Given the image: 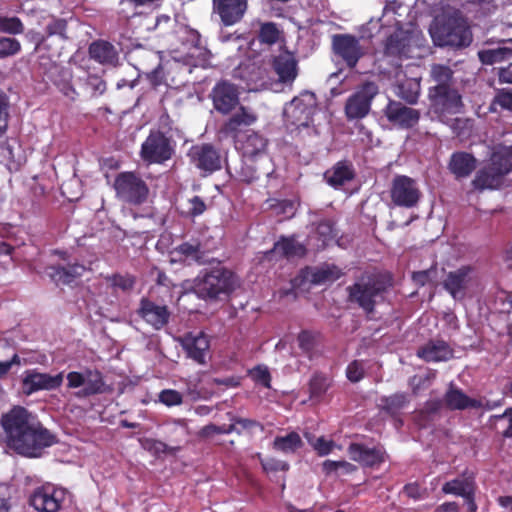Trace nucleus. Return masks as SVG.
<instances>
[{"instance_id":"1","label":"nucleus","mask_w":512,"mask_h":512,"mask_svg":"<svg viewBox=\"0 0 512 512\" xmlns=\"http://www.w3.org/2000/svg\"><path fill=\"white\" fill-rule=\"evenodd\" d=\"M2 440L18 455L38 458L44 449L58 442L56 434L23 406H13L0 419Z\"/></svg>"},{"instance_id":"2","label":"nucleus","mask_w":512,"mask_h":512,"mask_svg":"<svg viewBox=\"0 0 512 512\" xmlns=\"http://www.w3.org/2000/svg\"><path fill=\"white\" fill-rule=\"evenodd\" d=\"M215 262V266L199 271L191 286L198 299L209 303L228 300L238 286L236 274L220 261Z\"/></svg>"},{"instance_id":"3","label":"nucleus","mask_w":512,"mask_h":512,"mask_svg":"<svg viewBox=\"0 0 512 512\" xmlns=\"http://www.w3.org/2000/svg\"><path fill=\"white\" fill-rule=\"evenodd\" d=\"M392 286L393 278L387 273L363 275L346 288L347 299L367 315H371L375 312L376 305L384 300L385 294Z\"/></svg>"},{"instance_id":"4","label":"nucleus","mask_w":512,"mask_h":512,"mask_svg":"<svg viewBox=\"0 0 512 512\" xmlns=\"http://www.w3.org/2000/svg\"><path fill=\"white\" fill-rule=\"evenodd\" d=\"M431 38L437 47L455 50L467 48L473 41L471 27L460 12L443 16L431 25Z\"/></svg>"},{"instance_id":"5","label":"nucleus","mask_w":512,"mask_h":512,"mask_svg":"<svg viewBox=\"0 0 512 512\" xmlns=\"http://www.w3.org/2000/svg\"><path fill=\"white\" fill-rule=\"evenodd\" d=\"M512 171V149L504 147L491 156L490 163L479 169L471 184L477 191L496 190L504 177Z\"/></svg>"},{"instance_id":"6","label":"nucleus","mask_w":512,"mask_h":512,"mask_svg":"<svg viewBox=\"0 0 512 512\" xmlns=\"http://www.w3.org/2000/svg\"><path fill=\"white\" fill-rule=\"evenodd\" d=\"M431 111L446 123L449 116L461 113L464 108L462 96L454 86H431L428 90Z\"/></svg>"},{"instance_id":"7","label":"nucleus","mask_w":512,"mask_h":512,"mask_svg":"<svg viewBox=\"0 0 512 512\" xmlns=\"http://www.w3.org/2000/svg\"><path fill=\"white\" fill-rule=\"evenodd\" d=\"M116 197L129 205L140 206L149 196L147 183L136 172H121L114 179Z\"/></svg>"},{"instance_id":"8","label":"nucleus","mask_w":512,"mask_h":512,"mask_svg":"<svg viewBox=\"0 0 512 512\" xmlns=\"http://www.w3.org/2000/svg\"><path fill=\"white\" fill-rule=\"evenodd\" d=\"M175 154V143L160 130H151L141 145L140 157L148 164H164Z\"/></svg>"},{"instance_id":"9","label":"nucleus","mask_w":512,"mask_h":512,"mask_svg":"<svg viewBox=\"0 0 512 512\" xmlns=\"http://www.w3.org/2000/svg\"><path fill=\"white\" fill-rule=\"evenodd\" d=\"M66 379L68 389L81 388L75 393L78 398H88L107 391L103 374L98 369L87 368L83 372L71 371Z\"/></svg>"},{"instance_id":"10","label":"nucleus","mask_w":512,"mask_h":512,"mask_svg":"<svg viewBox=\"0 0 512 512\" xmlns=\"http://www.w3.org/2000/svg\"><path fill=\"white\" fill-rule=\"evenodd\" d=\"M379 88L376 83L367 81L363 83L345 103V115L348 120L362 119L371 110V103L378 94Z\"/></svg>"},{"instance_id":"11","label":"nucleus","mask_w":512,"mask_h":512,"mask_svg":"<svg viewBox=\"0 0 512 512\" xmlns=\"http://www.w3.org/2000/svg\"><path fill=\"white\" fill-rule=\"evenodd\" d=\"M67 497L66 489L46 484L33 491L29 503L38 512H58Z\"/></svg>"},{"instance_id":"12","label":"nucleus","mask_w":512,"mask_h":512,"mask_svg":"<svg viewBox=\"0 0 512 512\" xmlns=\"http://www.w3.org/2000/svg\"><path fill=\"white\" fill-rule=\"evenodd\" d=\"M422 193L416 180L406 175H396L391 184L390 197L398 207L413 208L420 201Z\"/></svg>"},{"instance_id":"13","label":"nucleus","mask_w":512,"mask_h":512,"mask_svg":"<svg viewBox=\"0 0 512 512\" xmlns=\"http://www.w3.org/2000/svg\"><path fill=\"white\" fill-rule=\"evenodd\" d=\"M190 163L204 174H212L222 168L219 151L209 143L193 145L188 151Z\"/></svg>"},{"instance_id":"14","label":"nucleus","mask_w":512,"mask_h":512,"mask_svg":"<svg viewBox=\"0 0 512 512\" xmlns=\"http://www.w3.org/2000/svg\"><path fill=\"white\" fill-rule=\"evenodd\" d=\"M332 50L350 69L355 68L364 55L359 39L352 34H334Z\"/></svg>"},{"instance_id":"15","label":"nucleus","mask_w":512,"mask_h":512,"mask_svg":"<svg viewBox=\"0 0 512 512\" xmlns=\"http://www.w3.org/2000/svg\"><path fill=\"white\" fill-rule=\"evenodd\" d=\"M383 113L389 123L401 129H411L415 127L421 116L419 110L391 99L383 109Z\"/></svg>"},{"instance_id":"16","label":"nucleus","mask_w":512,"mask_h":512,"mask_svg":"<svg viewBox=\"0 0 512 512\" xmlns=\"http://www.w3.org/2000/svg\"><path fill=\"white\" fill-rule=\"evenodd\" d=\"M63 383V372L56 375L38 372L36 369L26 370L22 379L23 391L31 395L40 390H55Z\"/></svg>"},{"instance_id":"17","label":"nucleus","mask_w":512,"mask_h":512,"mask_svg":"<svg viewBox=\"0 0 512 512\" xmlns=\"http://www.w3.org/2000/svg\"><path fill=\"white\" fill-rule=\"evenodd\" d=\"M211 99L215 110L227 115L239 105V92L234 84L221 81L213 87Z\"/></svg>"},{"instance_id":"18","label":"nucleus","mask_w":512,"mask_h":512,"mask_svg":"<svg viewBox=\"0 0 512 512\" xmlns=\"http://www.w3.org/2000/svg\"><path fill=\"white\" fill-rule=\"evenodd\" d=\"M348 453L353 461L367 468L379 467L388 457L383 446L370 448L362 443H351L348 446Z\"/></svg>"},{"instance_id":"19","label":"nucleus","mask_w":512,"mask_h":512,"mask_svg":"<svg viewBox=\"0 0 512 512\" xmlns=\"http://www.w3.org/2000/svg\"><path fill=\"white\" fill-rule=\"evenodd\" d=\"M237 145L242 157L255 158L263 164L272 162L267 154L268 140L258 132L248 131L242 140H237Z\"/></svg>"},{"instance_id":"20","label":"nucleus","mask_w":512,"mask_h":512,"mask_svg":"<svg viewBox=\"0 0 512 512\" xmlns=\"http://www.w3.org/2000/svg\"><path fill=\"white\" fill-rule=\"evenodd\" d=\"M181 345L186 356L199 365H206L209 357L210 341L203 332L194 335L187 333L181 339Z\"/></svg>"},{"instance_id":"21","label":"nucleus","mask_w":512,"mask_h":512,"mask_svg":"<svg viewBox=\"0 0 512 512\" xmlns=\"http://www.w3.org/2000/svg\"><path fill=\"white\" fill-rule=\"evenodd\" d=\"M137 313L155 330H161L164 328L169 323L171 315L166 305H158L147 298L141 299Z\"/></svg>"},{"instance_id":"22","label":"nucleus","mask_w":512,"mask_h":512,"mask_svg":"<svg viewBox=\"0 0 512 512\" xmlns=\"http://www.w3.org/2000/svg\"><path fill=\"white\" fill-rule=\"evenodd\" d=\"M274 173L272 162L263 164L258 159L243 157L241 167L236 170L235 178L243 183L251 184L261 176L270 177Z\"/></svg>"},{"instance_id":"23","label":"nucleus","mask_w":512,"mask_h":512,"mask_svg":"<svg viewBox=\"0 0 512 512\" xmlns=\"http://www.w3.org/2000/svg\"><path fill=\"white\" fill-rule=\"evenodd\" d=\"M257 120L255 114L246 107L240 106L220 127L219 134L225 138L237 139L239 132L244 127L252 125Z\"/></svg>"},{"instance_id":"24","label":"nucleus","mask_w":512,"mask_h":512,"mask_svg":"<svg viewBox=\"0 0 512 512\" xmlns=\"http://www.w3.org/2000/svg\"><path fill=\"white\" fill-rule=\"evenodd\" d=\"M476 157L465 151L453 152L448 161L447 168L456 180L468 178L477 167Z\"/></svg>"},{"instance_id":"25","label":"nucleus","mask_w":512,"mask_h":512,"mask_svg":"<svg viewBox=\"0 0 512 512\" xmlns=\"http://www.w3.org/2000/svg\"><path fill=\"white\" fill-rule=\"evenodd\" d=\"M473 268L469 265L459 267L454 271H450L443 281L444 289L454 298L463 295L471 281Z\"/></svg>"},{"instance_id":"26","label":"nucleus","mask_w":512,"mask_h":512,"mask_svg":"<svg viewBox=\"0 0 512 512\" xmlns=\"http://www.w3.org/2000/svg\"><path fill=\"white\" fill-rule=\"evenodd\" d=\"M75 85L77 86L79 97L82 95L88 99L98 98L107 90L106 81L101 75L87 71L75 79Z\"/></svg>"},{"instance_id":"27","label":"nucleus","mask_w":512,"mask_h":512,"mask_svg":"<svg viewBox=\"0 0 512 512\" xmlns=\"http://www.w3.org/2000/svg\"><path fill=\"white\" fill-rule=\"evenodd\" d=\"M315 107L305 104L302 99L294 98L285 110L287 120L296 128L309 127L313 121Z\"/></svg>"},{"instance_id":"28","label":"nucleus","mask_w":512,"mask_h":512,"mask_svg":"<svg viewBox=\"0 0 512 512\" xmlns=\"http://www.w3.org/2000/svg\"><path fill=\"white\" fill-rule=\"evenodd\" d=\"M213 8L225 25L238 22L247 9V0H212Z\"/></svg>"},{"instance_id":"29","label":"nucleus","mask_w":512,"mask_h":512,"mask_svg":"<svg viewBox=\"0 0 512 512\" xmlns=\"http://www.w3.org/2000/svg\"><path fill=\"white\" fill-rule=\"evenodd\" d=\"M307 253L306 246L296 240L295 235L280 236L266 255L269 259L272 255H278L280 258L291 259L294 257H304Z\"/></svg>"},{"instance_id":"30","label":"nucleus","mask_w":512,"mask_h":512,"mask_svg":"<svg viewBox=\"0 0 512 512\" xmlns=\"http://www.w3.org/2000/svg\"><path fill=\"white\" fill-rule=\"evenodd\" d=\"M272 68L283 84L291 85L298 75V62L290 52L280 53L275 56Z\"/></svg>"},{"instance_id":"31","label":"nucleus","mask_w":512,"mask_h":512,"mask_svg":"<svg viewBox=\"0 0 512 512\" xmlns=\"http://www.w3.org/2000/svg\"><path fill=\"white\" fill-rule=\"evenodd\" d=\"M163 0H119L117 7L118 18L129 21L140 17L143 14V8L159 9Z\"/></svg>"},{"instance_id":"32","label":"nucleus","mask_w":512,"mask_h":512,"mask_svg":"<svg viewBox=\"0 0 512 512\" xmlns=\"http://www.w3.org/2000/svg\"><path fill=\"white\" fill-rule=\"evenodd\" d=\"M89 57L102 65L115 66L119 53L115 46L106 40L93 41L88 47Z\"/></svg>"},{"instance_id":"33","label":"nucleus","mask_w":512,"mask_h":512,"mask_svg":"<svg viewBox=\"0 0 512 512\" xmlns=\"http://www.w3.org/2000/svg\"><path fill=\"white\" fill-rule=\"evenodd\" d=\"M86 267L80 263L68 264L67 266L52 265L47 268V272L52 281L57 285H69L77 278L81 277Z\"/></svg>"},{"instance_id":"34","label":"nucleus","mask_w":512,"mask_h":512,"mask_svg":"<svg viewBox=\"0 0 512 512\" xmlns=\"http://www.w3.org/2000/svg\"><path fill=\"white\" fill-rule=\"evenodd\" d=\"M355 171L351 162L347 160L338 161L324 173V179L333 188H339L345 183L353 180Z\"/></svg>"},{"instance_id":"35","label":"nucleus","mask_w":512,"mask_h":512,"mask_svg":"<svg viewBox=\"0 0 512 512\" xmlns=\"http://www.w3.org/2000/svg\"><path fill=\"white\" fill-rule=\"evenodd\" d=\"M452 349L442 340L430 341L421 347L417 355L426 362L446 361L452 356Z\"/></svg>"},{"instance_id":"36","label":"nucleus","mask_w":512,"mask_h":512,"mask_svg":"<svg viewBox=\"0 0 512 512\" xmlns=\"http://www.w3.org/2000/svg\"><path fill=\"white\" fill-rule=\"evenodd\" d=\"M445 406L450 410H466L480 406L477 399L470 398L460 388L450 384L444 394Z\"/></svg>"},{"instance_id":"37","label":"nucleus","mask_w":512,"mask_h":512,"mask_svg":"<svg viewBox=\"0 0 512 512\" xmlns=\"http://www.w3.org/2000/svg\"><path fill=\"white\" fill-rule=\"evenodd\" d=\"M410 37L402 31H397L387 37L384 54L399 59L409 57Z\"/></svg>"},{"instance_id":"38","label":"nucleus","mask_w":512,"mask_h":512,"mask_svg":"<svg viewBox=\"0 0 512 512\" xmlns=\"http://www.w3.org/2000/svg\"><path fill=\"white\" fill-rule=\"evenodd\" d=\"M421 92L420 78H404L397 80L394 93L408 105H415L419 100Z\"/></svg>"},{"instance_id":"39","label":"nucleus","mask_w":512,"mask_h":512,"mask_svg":"<svg viewBox=\"0 0 512 512\" xmlns=\"http://www.w3.org/2000/svg\"><path fill=\"white\" fill-rule=\"evenodd\" d=\"M174 251L181 258L190 259L197 265H212L215 262V259L209 258L207 252L202 249L199 241L183 242Z\"/></svg>"},{"instance_id":"40","label":"nucleus","mask_w":512,"mask_h":512,"mask_svg":"<svg viewBox=\"0 0 512 512\" xmlns=\"http://www.w3.org/2000/svg\"><path fill=\"white\" fill-rule=\"evenodd\" d=\"M45 20L43 33L48 41H54L57 45L69 39L67 35L68 22L64 18L48 16Z\"/></svg>"},{"instance_id":"41","label":"nucleus","mask_w":512,"mask_h":512,"mask_svg":"<svg viewBox=\"0 0 512 512\" xmlns=\"http://www.w3.org/2000/svg\"><path fill=\"white\" fill-rule=\"evenodd\" d=\"M72 80L71 69L65 67L57 68V74L53 78V83L65 97L74 101L79 98V92L75 82L73 83Z\"/></svg>"},{"instance_id":"42","label":"nucleus","mask_w":512,"mask_h":512,"mask_svg":"<svg viewBox=\"0 0 512 512\" xmlns=\"http://www.w3.org/2000/svg\"><path fill=\"white\" fill-rule=\"evenodd\" d=\"M408 403L409 395L405 392H397L389 396H382L379 407L392 418H396Z\"/></svg>"},{"instance_id":"43","label":"nucleus","mask_w":512,"mask_h":512,"mask_svg":"<svg viewBox=\"0 0 512 512\" xmlns=\"http://www.w3.org/2000/svg\"><path fill=\"white\" fill-rule=\"evenodd\" d=\"M475 488L476 485L474 477L463 476L446 482L442 486V492L445 494L461 496L464 498L466 495H469L472 490H475Z\"/></svg>"},{"instance_id":"44","label":"nucleus","mask_w":512,"mask_h":512,"mask_svg":"<svg viewBox=\"0 0 512 512\" xmlns=\"http://www.w3.org/2000/svg\"><path fill=\"white\" fill-rule=\"evenodd\" d=\"M29 40L35 44L34 52L40 54L41 57H51L59 54V45L54 41H48L45 34L37 31H29L27 34Z\"/></svg>"},{"instance_id":"45","label":"nucleus","mask_w":512,"mask_h":512,"mask_svg":"<svg viewBox=\"0 0 512 512\" xmlns=\"http://www.w3.org/2000/svg\"><path fill=\"white\" fill-rule=\"evenodd\" d=\"M303 445L300 435L292 431L285 436H277L273 441V449L283 453H294Z\"/></svg>"},{"instance_id":"46","label":"nucleus","mask_w":512,"mask_h":512,"mask_svg":"<svg viewBox=\"0 0 512 512\" xmlns=\"http://www.w3.org/2000/svg\"><path fill=\"white\" fill-rule=\"evenodd\" d=\"M478 58L484 65H493L512 58V47L484 49L478 52Z\"/></svg>"},{"instance_id":"47","label":"nucleus","mask_w":512,"mask_h":512,"mask_svg":"<svg viewBox=\"0 0 512 512\" xmlns=\"http://www.w3.org/2000/svg\"><path fill=\"white\" fill-rule=\"evenodd\" d=\"M453 70L443 64H433L430 70V77L436 83L434 86H453Z\"/></svg>"},{"instance_id":"48","label":"nucleus","mask_w":512,"mask_h":512,"mask_svg":"<svg viewBox=\"0 0 512 512\" xmlns=\"http://www.w3.org/2000/svg\"><path fill=\"white\" fill-rule=\"evenodd\" d=\"M142 447L148 451L149 453L159 456L161 454H176L180 447H171L164 443L161 440L153 439V438H145L141 441Z\"/></svg>"},{"instance_id":"49","label":"nucleus","mask_w":512,"mask_h":512,"mask_svg":"<svg viewBox=\"0 0 512 512\" xmlns=\"http://www.w3.org/2000/svg\"><path fill=\"white\" fill-rule=\"evenodd\" d=\"M105 280L107 283L110 284V286L114 290H121L122 292H128L133 289L136 278L133 275H130L128 273L126 274H120L115 273L112 275H108L105 277Z\"/></svg>"},{"instance_id":"50","label":"nucleus","mask_w":512,"mask_h":512,"mask_svg":"<svg viewBox=\"0 0 512 512\" xmlns=\"http://www.w3.org/2000/svg\"><path fill=\"white\" fill-rule=\"evenodd\" d=\"M0 163L5 165L10 171L17 170L20 167L19 153H15L13 146L7 142L0 144Z\"/></svg>"},{"instance_id":"51","label":"nucleus","mask_w":512,"mask_h":512,"mask_svg":"<svg viewBox=\"0 0 512 512\" xmlns=\"http://www.w3.org/2000/svg\"><path fill=\"white\" fill-rule=\"evenodd\" d=\"M329 387L330 379L327 376L321 373L314 374L309 382L310 398H321L327 392Z\"/></svg>"},{"instance_id":"52","label":"nucleus","mask_w":512,"mask_h":512,"mask_svg":"<svg viewBox=\"0 0 512 512\" xmlns=\"http://www.w3.org/2000/svg\"><path fill=\"white\" fill-rule=\"evenodd\" d=\"M341 276L340 270L336 266H327L315 269L310 274L312 284H322L327 281L337 280Z\"/></svg>"},{"instance_id":"53","label":"nucleus","mask_w":512,"mask_h":512,"mask_svg":"<svg viewBox=\"0 0 512 512\" xmlns=\"http://www.w3.org/2000/svg\"><path fill=\"white\" fill-rule=\"evenodd\" d=\"M280 31L274 22L262 23L258 32V40L262 44L273 45L279 40Z\"/></svg>"},{"instance_id":"54","label":"nucleus","mask_w":512,"mask_h":512,"mask_svg":"<svg viewBox=\"0 0 512 512\" xmlns=\"http://www.w3.org/2000/svg\"><path fill=\"white\" fill-rule=\"evenodd\" d=\"M315 232L323 247L336 237L334 223L329 219L319 221Z\"/></svg>"},{"instance_id":"55","label":"nucleus","mask_w":512,"mask_h":512,"mask_svg":"<svg viewBox=\"0 0 512 512\" xmlns=\"http://www.w3.org/2000/svg\"><path fill=\"white\" fill-rule=\"evenodd\" d=\"M21 51V43L16 38L0 36V59L8 58Z\"/></svg>"},{"instance_id":"56","label":"nucleus","mask_w":512,"mask_h":512,"mask_svg":"<svg viewBox=\"0 0 512 512\" xmlns=\"http://www.w3.org/2000/svg\"><path fill=\"white\" fill-rule=\"evenodd\" d=\"M24 31V24L20 18L14 17H0V32L12 35L21 34Z\"/></svg>"},{"instance_id":"57","label":"nucleus","mask_w":512,"mask_h":512,"mask_svg":"<svg viewBox=\"0 0 512 512\" xmlns=\"http://www.w3.org/2000/svg\"><path fill=\"white\" fill-rule=\"evenodd\" d=\"M251 379L265 388H271V374L266 366L257 365L249 371Z\"/></svg>"},{"instance_id":"58","label":"nucleus","mask_w":512,"mask_h":512,"mask_svg":"<svg viewBox=\"0 0 512 512\" xmlns=\"http://www.w3.org/2000/svg\"><path fill=\"white\" fill-rule=\"evenodd\" d=\"M188 209L184 213L186 218L194 219L200 215H202L207 210V204L202 199V197L195 195L192 198L188 199Z\"/></svg>"},{"instance_id":"59","label":"nucleus","mask_w":512,"mask_h":512,"mask_svg":"<svg viewBox=\"0 0 512 512\" xmlns=\"http://www.w3.org/2000/svg\"><path fill=\"white\" fill-rule=\"evenodd\" d=\"M159 401L167 407L178 406L183 403V396L177 390L164 389L159 394Z\"/></svg>"},{"instance_id":"60","label":"nucleus","mask_w":512,"mask_h":512,"mask_svg":"<svg viewBox=\"0 0 512 512\" xmlns=\"http://www.w3.org/2000/svg\"><path fill=\"white\" fill-rule=\"evenodd\" d=\"M9 120V100L7 95L0 90V137L3 136L8 129Z\"/></svg>"},{"instance_id":"61","label":"nucleus","mask_w":512,"mask_h":512,"mask_svg":"<svg viewBox=\"0 0 512 512\" xmlns=\"http://www.w3.org/2000/svg\"><path fill=\"white\" fill-rule=\"evenodd\" d=\"M260 464L263 470L267 473L269 472H278V471H288L289 464L286 461H282L273 457L260 459Z\"/></svg>"},{"instance_id":"62","label":"nucleus","mask_w":512,"mask_h":512,"mask_svg":"<svg viewBox=\"0 0 512 512\" xmlns=\"http://www.w3.org/2000/svg\"><path fill=\"white\" fill-rule=\"evenodd\" d=\"M364 375L365 371L362 362L354 360L347 366L346 376L351 382H359L364 378Z\"/></svg>"},{"instance_id":"63","label":"nucleus","mask_w":512,"mask_h":512,"mask_svg":"<svg viewBox=\"0 0 512 512\" xmlns=\"http://www.w3.org/2000/svg\"><path fill=\"white\" fill-rule=\"evenodd\" d=\"M450 128L457 137H462L471 129V121L466 118H454L451 120Z\"/></svg>"},{"instance_id":"64","label":"nucleus","mask_w":512,"mask_h":512,"mask_svg":"<svg viewBox=\"0 0 512 512\" xmlns=\"http://www.w3.org/2000/svg\"><path fill=\"white\" fill-rule=\"evenodd\" d=\"M493 103L498 104L503 109L512 111V89L499 90L495 95Z\"/></svg>"}]
</instances>
